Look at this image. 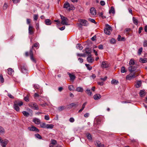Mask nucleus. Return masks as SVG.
<instances>
[{
  "label": "nucleus",
  "instance_id": "55",
  "mask_svg": "<svg viewBox=\"0 0 147 147\" xmlns=\"http://www.w3.org/2000/svg\"><path fill=\"white\" fill-rule=\"evenodd\" d=\"M147 46V41L145 40L144 42L143 46L146 47Z\"/></svg>",
  "mask_w": 147,
  "mask_h": 147
},
{
  "label": "nucleus",
  "instance_id": "17",
  "mask_svg": "<svg viewBox=\"0 0 147 147\" xmlns=\"http://www.w3.org/2000/svg\"><path fill=\"white\" fill-rule=\"evenodd\" d=\"M86 136L87 139L90 141L92 139V136L91 134L89 133H87L86 134Z\"/></svg>",
  "mask_w": 147,
  "mask_h": 147
},
{
  "label": "nucleus",
  "instance_id": "10",
  "mask_svg": "<svg viewBox=\"0 0 147 147\" xmlns=\"http://www.w3.org/2000/svg\"><path fill=\"white\" fill-rule=\"evenodd\" d=\"M87 60L89 63H91L94 61V60L91 55H90L88 57Z\"/></svg>",
  "mask_w": 147,
  "mask_h": 147
},
{
  "label": "nucleus",
  "instance_id": "52",
  "mask_svg": "<svg viewBox=\"0 0 147 147\" xmlns=\"http://www.w3.org/2000/svg\"><path fill=\"white\" fill-rule=\"evenodd\" d=\"M116 40L114 38H112L110 40V42L111 43L114 44Z\"/></svg>",
  "mask_w": 147,
  "mask_h": 147
},
{
  "label": "nucleus",
  "instance_id": "58",
  "mask_svg": "<svg viewBox=\"0 0 147 147\" xmlns=\"http://www.w3.org/2000/svg\"><path fill=\"white\" fill-rule=\"evenodd\" d=\"M121 37L120 35H119L117 38V39L118 41H123V39H121Z\"/></svg>",
  "mask_w": 147,
  "mask_h": 147
},
{
  "label": "nucleus",
  "instance_id": "21",
  "mask_svg": "<svg viewBox=\"0 0 147 147\" xmlns=\"http://www.w3.org/2000/svg\"><path fill=\"white\" fill-rule=\"evenodd\" d=\"M146 94L144 90H141L140 92V96L141 97L144 96Z\"/></svg>",
  "mask_w": 147,
  "mask_h": 147
},
{
  "label": "nucleus",
  "instance_id": "14",
  "mask_svg": "<svg viewBox=\"0 0 147 147\" xmlns=\"http://www.w3.org/2000/svg\"><path fill=\"white\" fill-rule=\"evenodd\" d=\"M67 74L69 75L70 80L71 81H74L76 78V76L74 75L71 74L69 72H67Z\"/></svg>",
  "mask_w": 147,
  "mask_h": 147
},
{
  "label": "nucleus",
  "instance_id": "45",
  "mask_svg": "<svg viewBox=\"0 0 147 147\" xmlns=\"http://www.w3.org/2000/svg\"><path fill=\"white\" fill-rule=\"evenodd\" d=\"M111 83L112 84H117L118 83V81L115 80H113L111 81Z\"/></svg>",
  "mask_w": 147,
  "mask_h": 147
},
{
  "label": "nucleus",
  "instance_id": "39",
  "mask_svg": "<svg viewBox=\"0 0 147 147\" xmlns=\"http://www.w3.org/2000/svg\"><path fill=\"white\" fill-rule=\"evenodd\" d=\"M64 109H65L64 107L62 106H60V107H59L57 109H58V110L59 111H61L64 110Z\"/></svg>",
  "mask_w": 147,
  "mask_h": 147
},
{
  "label": "nucleus",
  "instance_id": "53",
  "mask_svg": "<svg viewBox=\"0 0 147 147\" xmlns=\"http://www.w3.org/2000/svg\"><path fill=\"white\" fill-rule=\"evenodd\" d=\"M75 9V7L73 5L71 6H70L69 8V10H74Z\"/></svg>",
  "mask_w": 147,
  "mask_h": 147
},
{
  "label": "nucleus",
  "instance_id": "62",
  "mask_svg": "<svg viewBox=\"0 0 147 147\" xmlns=\"http://www.w3.org/2000/svg\"><path fill=\"white\" fill-rule=\"evenodd\" d=\"M89 115V114L88 113H86L84 115V117L86 118L88 117Z\"/></svg>",
  "mask_w": 147,
  "mask_h": 147
},
{
  "label": "nucleus",
  "instance_id": "18",
  "mask_svg": "<svg viewBox=\"0 0 147 147\" xmlns=\"http://www.w3.org/2000/svg\"><path fill=\"white\" fill-rule=\"evenodd\" d=\"M76 91L78 92H82L84 91V89L82 87H78L76 88Z\"/></svg>",
  "mask_w": 147,
  "mask_h": 147
},
{
  "label": "nucleus",
  "instance_id": "59",
  "mask_svg": "<svg viewBox=\"0 0 147 147\" xmlns=\"http://www.w3.org/2000/svg\"><path fill=\"white\" fill-rule=\"evenodd\" d=\"M97 83L98 85H100L101 86H103L104 84V83L103 82H98Z\"/></svg>",
  "mask_w": 147,
  "mask_h": 147
},
{
  "label": "nucleus",
  "instance_id": "51",
  "mask_svg": "<svg viewBox=\"0 0 147 147\" xmlns=\"http://www.w3.org/2000/svg\"><path fill=\"white\" fill-rule=\"evenodd\" d=\"M24 100L25 101H26V102H28L29 101V97L28 96V95H27L24 98Z\"/></svg>",
  "mask_w": 147,
  "mask_h": 147
},
{
  "label": "nucleus",
  "instance_id": "54",
  "mask_svg": "<svg viewBox=\"0 0 147 147\" xmlns=\"http://www.w3.org/2000/svg\"><path fill=\"white\" fill-rule=\"evenodd\" d=\"M88 20L89 21H90V22L92 23H94L95 24L96 23L95 20L94 19H92L91 18H89L88 19Z\"/></svg>",
  "mask_w": 147,
  "mask_h": 147
},
{
  "label": "nucleus",
  "instance_id": "1",
  "mask_svg": "<svg viewBox=\"0 0 147 147\" xmlns=\"http://www.w3.org/2000/svg\"><path fill=\"white\" fill-rule=\"evenodd\" d=\"M139 74L137 73L136 71L134 73H130L126 77V79L128 80H131L138 76Z\"/></svg>",
  "mask_w": 147,
  "mask_h": 147
},
{
  "label": "nucleus",
  "instance_id": "49",
  "mask_svg": "<svg viewBox=\"0 0 147 147\" xmlns=\"http://www.w3.org/2000/svg\"><path fill=\"white\" fill-rule=\"evenodd\" d=\"M35 137L39 139H41L42 138V137L39 134H37L35 135Z\"/></svg>",
  "mask_w": 147,
  "mask_h": 147
},
{
  "label": "nucleus",
  "instance_id": "27",
  "mask_svg": "<svg viewBox=\"0 0 147 147\" xmlns=\"http://www.w3.org/2000/svg\"><path fill=\"white\" fill-rule=\"evenodd\" d=\"M45 22L46 24L47 25H49L51 24V21L48 19L46 20L45 21Z\"/></svg>",
  "mask_w": 147,
  "mask_h": 147
},
{
  "label": "nucleus",
  "instance_id": "29",
  "mask_svg": "<svg viewBox=\"0 0 147 147\" xmlns=\"http://www.w3.org/2000/svg\"><path fill=\"white\" fill-rule=\"evenodd\" d=\"M140 61L142 63H145L147 62V58H140Z\"/></svg>",
  "mask_w": 147,
  "mask_h": 147
},
{
  "label": "nucleus",
  "instance_id": "16",
  "mask_svg": "<svg viewBox=\"0 0 147 147\" xmlns=\"http://www.w3.org/2000/svg\"><path fill=\"white\" fill-rule=\"evenodd\" d=\"M101 97L99 94H96L94 96V98L95 100H98L100 99Z\"/></svg>",
  "mask_w": 147,
  "mask_h": 147
},
{
  "label": "nucleus",
  "instance_id": "63",
  "mask_svg": "<svg viewBox=\"0 0 147 147\" xmlns=\"http://www.w3.org/2000/svg\"><path fill=\"white\" fill-rule=\"evenodd\" d=\"M34 88H36L38 89L39 88V85L37 84H34Z\"/></svg>",
  "mask_w": 147,
  "mask_h": 147
},
{
  "label": "nucleus",
  "instance_id": "35",
  "mask_svg": "<svg viewBox=\"0 0 147 147\" xmlns=\"http://www.w3.org/2000/svg\"><path fill=\"white\" fill-rule=\"evenodd\" d=\"M105 26H106V28H105V29H107V30H112V29L111 27L108 24H105Z\"/></svg>",
  "mask_w": 147,
  "mask_h": 147
},
{
  "label": "nucleus",
  "instance_id": "32",
  "mask_svg": "<svg viewBox=\"0 0 147 147\" xmlns=\"http://www.w3.org/2000/svg\"><path fill=\"white\" fill-rule=\"evenodd\" d=\"M78 104L77 103H71L69 105V106H70V108H71L75 106H78Z\"/></svg>",
  "mask_w": 147,
  "mask_h": 147
},
{
  "label": "nucleus",
  "instance_id": "31",
  "mask_svg": "<svg viewBox=\"0 0 147 147\" xmlns=\"http://www.w3.org/2000/svg\"><path fill=\"white\" fill-rule=\"evenodd\" d=\"M141 83L140 81H139L137 82L136 84L135 85V86L136 88H138L141 85Z\"/></svg>",
  "mask_w": 147,
  "mask_h": 147
},
{
  "label": "nucleus",
  "instance_id": "57",
  "mask_svg": "<svg viewBox=\"0 0 147 147\" xmlns=\"http://www.w3.org/2000/svg\"><path fill=\"white\" fill-rule=\"evenodd\" d=\"M78 60L81 63H83L84 61L83 59L81 58H78Z\"/></svg>",
  "mask_w": 147,
  "mask_h": 147
},
{
  "label": "nucleus",
  "instance_id": "48",
  "mask_svg": "<svg viewBox=\"0 0 147 147\" xmlns=\"http://www.w3.org/2000/svg\"><path fill=\"white\" fill-rule=\"evenodd\" d=\"M107 77L106 76L104 78L102 77L100 78V80H102L103 82H105L107 80Z\"/></svg>",
  "mask_w": 147,
  "mask_h": 147
},
{
  "label": "nucleus",
  "instance_id": "61",
  "mask_svg": "<svg viewBox=\"0 0 147 147\" xmlns=\"http://www.w3.org/2000/svg\"><path fill=\"white\" fill-rule=\"evenodd\" d=\"M0 80L2 83H3L4 82V79L2 75H1L0 77Z\"/></svg>",
  "mask_w": 147,
  "mask_h": 147
},
{
  "label": "nucleus",
  "instance_id": "64",
  "mask_svg": "<svg viewBox=\"0 0 147 147\" xmlns=\"http://www.w3.org/2000/svg\"><path fill=\"white\" fill-rule=\"evenodd\" d=\"M100 4L102 6L104 5L105 4V2L104 1H101L100 2Z\"/></svg>",
  "mask_w": 147,
  "mask_h": 147
},
{
  "label": "nucleus",
  "instance_id": "47",
  "mask_svg": "<svg viewBox=\"0 0 147 147\" xmlns=\"http://www.w3.org/2000/svg\"><path fill=\"white\" fill-rule=\"evenodd\" d=\"M142 49H143L142 47H141L139 49L138 51V53L139 55H141V53L142 52Z\"/></svg>",
  "mask_w": 147,
  "mask_h": 147
},
{
  "label": "nucleus",
  "instance_id": "9",
  "mask_svg": "<svg viewBox=\"0 0 147 147\" xmlns=\"http://www.w3.org/2000/svg\"><path fill=\"white\" fill-rule=\"evenodd\" d=\"M85 52L84 53L87 55L88 56L91 55V51L89 48H86L85 50Z\"/></svg>",
  "mask_w": 147,
  "mask_h": 147
},
{
  "label": "nucleus",
  "instance_id": "11",
  "mask_svg": "<svg viewBox=\"0 0 147 147\" xmlns=\"http://www.w3.org/2000/svg\"><path fill=\"white\" fill-rule=\"evenodd\" d=\"M33 27L30 25H29L28 28V33L29 34H32L34 33Z\"/></svg>",
  "mask_w": 147,
  "mask_h": 147
},
{
  "label": "nucleus",
  "instance_id": "2",
  "mask_svg": "<svg viewBox=\"0 0 147 147\" xmlns=\"http://www.w3.org/2000/svg\"><path fill=\"white\" fill-rule=\"evenodd\" d=\"M60 16L62 20L61 22V24L63 25H69L68 24V19L62 15H60Z\"/></svg>",
  "mask_w": 147,
  "mask_h": 147
},
{
  "label": "nucleus",
  "instance_id": "5",
  "mask_svg": "<svg viewBox=\"0 0 147 147\" xmlns=\"http://www.w3.org/2000/svg\"><path fill=\"white\" fill-rule=\"evenodd\" d=\"M94 144L97 147H105L104 145L103 144H102L99 141H95Z\"/></svg>",
  "mask_w": 147,
  "mask_h": 147
},
{
  "label": "nucleus",
  "instance_id": "6",
  "mask_svg": "<svg viewBox=\"0 0 147 147\" xmlns=\"http://www.w3.org/2000/svg\"><path fill=\"white\" fill-rule=\"evenodd\" d=\"M80 25L82 26H86L88 25V22L85 20H80Z\"/></svg>",
  "mask_w": 147,
  "mask_h": 147
},
{
  "label": "nucleus",
  "instance_id": "15",
  "mask_svg": "<svg viewBox=\"0 0 147 147\" xmlns=\"http://www.w3.org/2000/svg\"><path fill=\"white\" fill-rule=\"evenodd\" d=\"M102 67L106 68L108 67L109 64L106 61H103L101 65Z\"/></svg>",
  "mask_w": 147,
  "mask_h": 147
},
{
  "label": "nucleus",
  "instance_id": "42",
  "mask_svg": "<svg viewBox=\"0 0 147 147\" xmlns=\"http://www.w3.org/2000/svg\"><path fill=\"white\" fill-rule=\"evenodd\" d=\"M77 55L79 57H85L86 56V54L85 53L81 54V53H77Z\"/></svg>",
  "mask_w": 147,
  "mask_h": 147
},
{
  "label": "nucleus",
  "instance_id": "7",
  "mask_svg": "<svg viewBox=\"0 0 147 147\" xmlns=\"http://www.w3.org/2000/svg\"><path fill=\"white\" fill-rule=\"evenodd\" d=\"M8 142V140L7 139H5L2 140L1 142V145L3 147H6V146Z\"/></svg>",
  "mask_w": 147,
  "mask_h": 147
},
{
  "label": "nucleus",
  "instance_id": "28",
  "mask_svg": "<svg viewBox=\"0 0 147 147\" xmlns=\"http://www.w3.org/2000/svg\"><path fill=\"white\" fill-rule=\"evenodd\" d=\"M109 13H112L113 14L115 13V10L113 7L112 6L111 7L110 9L109 10Z\"/></svg>",
  "mask_w": 147,
  "mask_h": 147
},
{
  "label": "nucleus",
  "instance_id": "50",
  "mask_svg": "<svg viewBox=\"0 0 147 147\" xmlns=\"http://www.w3.org/2000/svg\"><path fill=\"white\" fill-rule=\"evenodd\" d=\"M34 20L36 21L38 18V15L36 14H34L33 16Z\"/></svg>",
  "mask_w": 147,
  "mask_h": 147
},
{
  "label": "nucleus",
  "instance_id": "4",
  "mask_svg": "<svg viewBox=\"0 0 147 147\" xmlns=\"http://www.w3.org/2000/svg\"><path fill=\"white\" fill-rule=\"evenodd\" d=\"M29 105L30 107L32 108L35 110H38V107L36 103L32 102L29 104Z\"/></svg>",
  "mask_w": 147,
  "mask_h": 147
},
{
  "label": "nucleus",
  "instance_id": "38",
  "mask_svg": "<svg viewBox=\"0 0 147 147\" xmlns=\"http://www.w3.org/2000/svg\"><path fill=\"white\" fill-rule=\"evenodd\" d=\"M86 92L89 95L91 96L92 94V92H91L90 90L89 89H87L86 90Z\"/></svg>",
  "mask_w": 147,
  "mask_h": 147
},
{
  "label": "nucleus",
  "instance_id": "19",
  "mask_svg": "<svg viewBox=\"0 0 147 147\" xmlns=\"http://www.w3.org/2000/svg\"><path fill=\"white\" fill-rule=\"evenodd\" d=\"M14 104L16 105H18L19 106H20L23 105V102L21 101H16L14 102Z\"/></svg>",
  "mask_w": 147,
  "mask_h": 147
},
{
  "label": "nucleus",
  "instance_id": "60",
  "mask_svg": "<svg viewBox=\"0 0 147 147\" xmlns=\"http://www.w3.org/2000/svg\"><path fill=\"white\" fill-rule=\"evenodd\" d=\"M45 119L47 120H48L49 119V118L48 115H46L45 116Z\"/></svg>",
  "mask_w": 147,
  "mask_h": 147
},
{
  "label": "nucleus",
  "instance_id": "40",
  "mask_svg": "<svg viewBox=\"0 0 147 147\" xmlns=\"http://www.w3.org/2000/svg\"><path fill=\"white\" fill-rule=\"evenodd\" d=\"M68 88L69 90H70V91L74 90L75 89L74 86L72 85H70L68 87Z\"/></svg>",
  "mask_w": 147,
  "mask_h": 147
},
{
  "label": "nucleus",
  "instance_id": "37",
  "mask_svg": "<svg viewBox=\"0 0 147 147\" xmlns=\"http://www.w3.org/2000/svg\"><path fill=\"white\" fill-rule=\"evenodd\" d=\"M22 113L25 117H28L29 115V113L26 111H23L22 112Z\"/></svg>",
  "mask_w": 147,
  "mask_h": 147
},
{
  "label": "nucleus",
  "instance_id": "23",
  "mask_svg": "<svg viewBox=\"0 0 147 147\" xmlns=\"http://www.w3.org/2000/svg\"><path fill=\"white\" fill-rule=\"evenodd\" d=\"M70 7V5L69 3H66L64 4L63 7L64 8L66 9H68Z\"/></svg>",
  "mask_w": 147,
  "mask_h": 147
},
{
  "label": "nucleus",
  "instance_id": "8",
  "mask_svg": "<svg viewBox=\"0 0 147 147\" xmlns=\"http://www.w3.org/2000/svg\"><path fill=\"white\" fill-rule=\"evenodd\" d=\"M28 129L30 131H35L37 132H38L39 131V130L37 128L33 126L32 127H28Z\"/></svg>",
  "mask_w": 147,
  "mask_h": 147
},
{
  "label": "nucleus",
  "instance_id": "25",
  "mask_svg": "<svg viewBox=\"0 0 147 147\" xmlns=\"http://www.w3.org/2000/svg\"><path fill=\"white\" fill-rule=\"evenodd\" d=\"M13 107L15 110L17 111H19L20 110V108L18 107V106L16 105L15 104H14L13 105Z\"/></svg>",
  "mask_w": 147,
  "mask_h": 147
},
{
  "label": "nucleus",
  "instance_id": "13",
  "mask_svg": "<svg viewBox=\"0 0 147 147\" xmlns=\"http://www.w3.org/2000/svg\"><path fill=\"white\" fill-rule=\"evenodd\" d=\"M90 12L91 15L93 16H95L96 14V10L94 7H92L90 8Z\"/></svg>",
  "mask_w": 147,
  "mask_h": 147
},
{
  "label": "nucleus",
  "instance_id": "20",
  "mask_svg": "<svg viewBox=\"0 0 147 147\" xmlns=\"http://www.w3.org/2000/svg\"><path fill=\"white\" fill-rule=\"evenodd\" d=\"M33 121L36 124H39L40 123V120L37 118H35L33 119Z\"/></svg>",
  "mask_w": 147,
  "mask_h": 147
},
{
  "label": "nucleus",
  "instance_id": "3",
  "mask_svg": "<svg viewBox=\"0 0 147 147\" xmlns=\"http://www.w3.org/2000/svg\"><path fill=\"white\" fill-rule=\"evenodd\" d=\"M137 68V67L135 65L129 66L128 68V70L130 73H134Z\"/></svg>",
  "mask_w": 147,
  "mask_h": 147
},
{
  "label": "nucleus",
  "instance_id": "41",
  "mask_svg": "<svg viewBox=\"0 0 147 147\" xmlns=\"http://www.w3.org/2000/svg\"><path fill=\"white\" fill-rule=\"evenodd\" d=\"M46 125L45 123H43L40 124V126L41 127L46 128Z\"/></svg>",
  "mask_w": 147,
  "mask_h": 147
},
{
  "label": "nucleus",
  "instance_id": "22",
  "mask_svg": "<svg viewBox=\"0 0 147 147\" xmlns=\"http://www.w3.org/2000/svg\"><path fill=\"white\" fill-rule=\"evenodd\" d=\"M8 73L9 75H12L13 74V71L11 68H9L8 69Z\"/></svg>",
  "mask_w": 147,
  "mask_h": 147
},
{
  "label": "nucleus",
  "instance_id": "56",
  "mask_svg": "<svg viewBox=\"0 0 147 147\" xmlns=\"http://www.w3.org/2000/svg\"><path fill=\"white\" fill-rule=\"evenodd\" d=\"M75 120L73 117L70 118L69 119V121L71 123H73L74 121Z\"/></svg>",
  "mask_w": 147,
  "mask_h": 147
},
{
  "label": "nucleus",
  "instance_id": "24",
  "mask_svg": "<svg viewBox=\"0 0 147 147\" xmlns=\"http://www.w3.org/2000/svg\"><path fill=\"white\" fill-rule=\"evenodd\" d=\"M21 71L22 73H26L27 72V69L25 66H23L21 68Z\"/></svg>",
  "mask_w": 147,
  "mask_h": 147
},
{
  "label": "nucleus",
  "instance_id": "46",
  "mask_svg": "<svg viewBox=\"0 0 147 147\" xmlns=\"http://www.w3.org/2000/svg\"><path fill=\"white\" fill-rule=\"evenodd\" d=\"M57 141L55 140H51V143L53 145H55L57 144Z\"/></svg>",
  "mask_w": 147,
  "mask_h": 147
},
{
  "label": "nucleus",
  "instance_id": "44",
  "mask_svg": "<svg viewBox=\"0 0 147 147\" xmlns=\"http://www.w3.org/2000/svg\"><path fill=\"white\" fill-rule=\"evenodd\" d=\"M121 72L122 73H124L126 72V71L125 69V67L123 66L121 67Z\"/></svg>",
  "mask_w": 147,
  "mask_h": 147
},
{
  "label": "nucleus",
  "instance_id": "36",
  "mask_svg": "<svg viewBox=\"0 0 147 147\" xmlns=\"http://www.w3.org/2000/svg\"><path fill=\"white\" fill-rule=\"evenodd\" d=\"M132 20L133 23L136 25L138 24V22L137 20L134 17H133L132 18Z\"/></svg>",
  "mask_w": 147,
  "mask_h": 147
},
{
  "label": "nucleus",
  "instance_id": "12",
  "mask_svg": "<svg viewBox=\"0 0 147 147\" xmlns=\"http://www.w3.org/2000/svg\"><path fill=\"white\" fill-rule=\"evenodd\" d=\"M29 54L30 56V59H31L32 61H33V62L36 63V60L33 57V54L32 53V49H30V50Z\"/></svg>",
  "mask_w": 147,
  "mask_h": 147
},
{
  "label": "nucleus",
  "instance_id": "26",
  "mask_svg": "<svg viewBox=\"0 0 147 147\" xmlns=\"http://www.w3.org/2000/svg\"><path fill=\"white\" fill-rule=\"evenodd\" d=\"M54 125L52 124H47L46 125V128L47 129H52L53 128Z\"/></svg>",
  "mask_w": 147,
  "mask_h": 147
},
{
  "label": "nucleus",
  "instance_id": "43",
  "mask_svg": "<svg viewBox=\"0 0 147 147\" xmlns=\"http://www.w3.org/2000/svg\"><path fill=\"white\" fill-rule=\"evenodd\" d=\"M85 65L88 69L89 70H90L92 69V67L90 66V65L86 64Z\"/></svg>",
  "mask_w": 147,
  "mask_h": 147
},
{
  "label": "nucleus",
  "instance_id": "30",
  "mask_svg": "<svg viewBox=\"0 0 147 147\" xmlns=\"http://www.w3.org/2000/svg\"><path fill=\"white\" fill-rule=\"evenodd\" d=\"M110 31L109 30L105 28L104 30V32L105 34L109 35L111 34Z\"/></svg>",
  "mask_w": 147,
  "mask_h": 147
},
{
  "label": "nucleus",
  "instance_id": "34",
  "mask_svg": "<svg viewBox=\"0 0 147 147\" xmlns=\"http://www.w3.org/2000/svg\"><path fill=\"white\" fill-rule=\"evenodd\" d=\"M4 129L2 127L0 126V135L3 134L4 133Z\"/></svg>",
  "mask_w": 147,
  "mask_h": 147
},
{
  "label": "nucleus",
  "instance_id": "33",
  "mask_svg": "<svg viewBox=\"0 0 147 147\" xmlns=\"http://www.w3.org/2000/svg\"><path fill=\"white\" fill-rule=\"evenodd\" d=\"M134 60L133 59H131L129 63V66L134 65Z\"/></svg>",
  "mask_w": 147,
  "mask_h": 147
}]
</instances>
